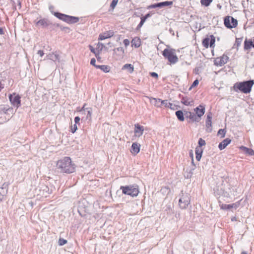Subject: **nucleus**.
Segmentation results:
<instances>
[{
	"mask_svg": "<svg viewBox=\"0 0 254 254\" xmlns=\"http://www.w3.org/2000/svg\"><path fill=\"white\" fill-rule=\"evenodd\" d=\"M150 75L152 77H155V78H157L158 76L157 73L156 72H151Z\"/></svg>",
	"mask_w": 254,
	"mask_h": 254,
	"instance_id": "a18cd8bd",
	"label": "nucleus"
},
{
	"mask_svg": "<svg viewBox=\"0 0 254 254\" xmlns=\"http://www.w3.org/2000/svg\"><path fill=\"white\" fill-rule=\"evenodd\" d=\"M150 16V14L149 13H148L147 14H146L144 17H146V18L147 19V18L149 17Z\"/></svg>",
	"mask_w": 254,
	"mask_h": 254,
	"instance_id": "4d7b16f0",
	"label": "nucleus"
},
{
	"mask_svg": "<svg viewBox=\"0 0 254 254\" xmlns=\"http://www.w3.org/2000/svg\"><path fill=\"white\" fill-rule=\"evenodd\" d=\"M70 129H71V132L72 133H74L77 129V127L76 124H74L73 126H71Z\"/></svg>",
	"mask_w": 254,
	"mask_h": 254,
	"instance_id": "58836bf2",
	"label": "nucleus"
},
{
	"mask_svg": "<svg viewBox=\"0 0 254 254\" xmlns=\"http://www.w3.org/2000/svg\"><path fill=\"white\" fill-rule=\"evenodd\" d=\"M146 17L143 16V17H142L141 18V21H140L144 23L145 22V21H146Z\"/></svg>",
	"mask_w": 254,
	"mask_h": 254,
	"instance_id": "864d4df0",
	"label": "nucleus"
},
{
	"mask_svg": "<svg viewBox=\"0 0 254 254\" xmlns=\"http://www.w3.org/2000/svg\"><path fill=\"white\" fill-rule=\"evenodd\" d=\"M97 68H99L105 73L109 72L111 70V67L108 65H101L97 66Z\"/></svg>",
	"mask_w": 254,
	"mask_h": 254,
	"instance_id": "412c9836",
	"label": "nucleus"
},
{
	"mask_svg": "<svg viewBox=\"0 0 254 254\" xmlns=\"http://www.w3.org/2000/svg\"><path fill=\"white\" fill-rule=\"evenodd\" d=\"M4 88L3 84L0 81V91Z\"/></svg>",
	"mask_w": 254,
	"mask_h": 254,
	"instance_id": "5fc2aeb1",
	"label": "nucleus"
},
{
	"mask_svg": "<svg viewBox=\"0 0 254 254\" xmlns=\"http://www.w3.org/2000/svg\"><path fill=\"white\" fill-rule=\"evenodd\" d=\"M241 148L244 151H245L246 153L250 154V155H254V151L251 149H250V148H248L246 147H244V146H242L241 147Z\"/></svg>",
	"mask_w": 254,
	"mask_h": 254,
	"instance_id": "bb28decb",
	"label": "nucleus"
},
{
	"mask_svg": "<svg viewBox=\"0 0 254 254\" xmlns=\"http://www.w3.org/2000/svg\"><path fill=\"white\" fill-rule=\"evenodd\" d=\"M198 80L197 79L195 80L192 83V85L190 87L189 90H190L192 88H193L198 84Z\"/></svg>",
	"mask_w": 254,
	"mask_h": 254,
	"instance_id": "4c0bfd02",
	"label": "nucleus"
},
{
	"mask_svg": "<svg viewBox=\"0 0 254 254\" xmlns=\"http://www.w3.org/2000/svg\"><path fill=\"white\" fill-rule=\"evenodd\" d=\"M152 100L155 101L156 102L157 101L161 102V105H162L166 107L169 108L171 109L175 110V106L172 103L168 102L167 100H162L160 99L152 98Z\"/></svg>",
	"mask_w": 254,
	"mask_h": 254,
	"instance_id": "f8f14e48",
	"label": "nucleus"
},
{
	"mask_svg": "<svg viewBox=\"0 0 254 254\" xmlns=\"http://www.w3.org/2000/svg\"><path fill=\"white\" fill-rule=\"evenodd\" d=\"M89 49H90V51H91L92 53H93L95 55H96V54H97V53H98V52H97V51H96L94 49V48H93L92 46H91V45H90V46H89Z\"/></svg>",
	"mask_w": 254,
	"mask_h": 254,
	"instance_id": "79ce46f5",
	"label": "nucleus"
},
{
	"mask_svg": "<svg viewBox=\"0 0 254 254\" xmlns=\"http://www.w3.org/2000/svg\"><path fill=\"white\" fill-rule=\"evenodd\" d=\"M124 43L125 44V45L126 46H127V39H125V40H124Z\"/></svg>",
	"mask_w": 254,
	"mask_h": 254,
	"instance_id": "13d9d810",
	"label": "nucleus"
},
{
	"mask_svg": "<svg viewBox=\"0 0 254 254\" xmlns=\"http://www.w3.org/2000/svg\"><path fill=\"white\" fill-rule=\"evenodd\" d=\"M228 59L229 57L227 56L223 55L222 56L215 59L214 64L217 66H222L227 63Z\"/></svg>",
	"mask_w": 254,
	"mask_h": 254,
	"instance_id": "1a4fd4ad",
	"label": "nucleus"
},
{
	"mask_svg": "<svg viewBox=\"0 0 254 254\" xmlns=\"http://www.w3.org/2000/svg\"><path fill=\"white\" fill-rule=\"evenodd\" d=\"M97 47H98V49H100V51H101L102 48L104 47V45L102 43H98V44L97 45Z\"/></svg>",
	"mask_w": 254,
	"mask_h": 254,
	"instance_id": "c03bdc74",
	"label": "nucleus"
},
{
	"mask_svg": "<svg viewBox=\"0 0 254 254\" xmlns=\"http://www.w3.org/2000/svg\"><path fill=\"white\" fill-rule=\"evenodd\" d=\"M143 24V23H142V22L140 21L137 27L140 28L142 26Z\"/></svg>",
	"mask_w": 254,
	"mask_h": 254,
	"instance_id": "6e6d98bb",
	"label": "nucleus"
},
{
	"mask_svg": "<svg viewBox=\"0 0 254 254\" xmlns=\"http://www.w3.org/2000/svg\"><path fill=\"white\" fill-rule=\"evenodd\" d=\"M237 206V204H236L235 203H233L232 204H223L221 205V207L223 209H230L234 207H235L236 208Z\"/></svg>",
	"mask_w": 254,
	"mask_h": 254,
	"instance_id": "393cba45",
	"label": "nucleus"
},
{
	"mask_svg": "<svg viewBox=\"0 0 254 254\" xmlns=\"http://www.w3.org/2000/svg\"><path fill=\"white\" fill-rule=\"evenodd\" d=\"M231 140L228 138L225 139L219 144L218 147L220 150H222L225 148L226 146L230 143Z\"/></svg>",
	"mask_w": 254,
	"mask_h": 254,
	"instance_id": "f3484780",
	"label": "nucleus"
},
{
	"mask_svg": "<svg viewBox=\"0 0 254 254\" xmlns=\"http://www.w3.org/2000/svg\"><path fill=\"white\" fill-rule=\"evenodd\" d=\"M58 169L64 173L71 174L75 171V165L69 157H64L59 160L56 164Z\"/></svg>",
	"mask_w": 254,
	"mask_h": 254,
	"instance_id": "f257e3e1",
	"label": "nucleus"
},
{
	"mask_svg": "<svg viewBox=\"0 0 254 254\" xmlns=\"http://www.w3.org/2000/svg\"><path fill=\"white\" fill-rule=\"evenodd\" d=\"M230 20L231 16H226L224 18V24L226 27L229 28H232L233 26H231Z\"/></svg>",
	"mask_w": 254,
	"mask_h": 254,
	"instance_id": "5701e85b",
	"label": "nucleus"
},
{
	"mask_svg": "<svg viewBox=\"0 0 254 254\" xmlns=\"http://www.w3.org/2000/svg\"><path fill=\"white\" fill-rule=\"evenodd\" d=\"M55 15L59 19L69 24L75 23L79 21V18L77 17L69 16L59 12L55 13Z\"/></svg>",
	"mask_w": 254,
	"mask_h": 254,
	"instance_id": "20e7f679",
	"label": "nucleus"
},
{
	"mask_svg": "<svg viewBox=\"0 0 254 254\" xmlns=\"http://www.w3.org/2000/svg\"><path fill=\"white\" fill-rule=\"evenodd\" d=\"M118 2V0H112V3H111L110 6L113 9L115 7Z\"/></svg>",
	"mask_w": 254,
	"mask_h": 254,
	"instance_id": "e433bc0d",
	"label": "nucleus"
},
{
	"mask_svg": "<svg viewBox=\"0 0 254 254\" xmlns=\"http://www.w3.org/2000/svg\"><path fill=\"white\" fill-rule=\"evenodd\" d=\"M139 192V188L137 185L128 186V195L132 197L136 196Z\"/></svg>",
	"mask_w": 254,
	"mask_h": 254,
	"instance_id": "6e6552de",
	"label": "nucleus"
},
{
	"mask_svg": "<svg viewBox=\"0 0 254 254\" xmlns=\"http://www.w3.org/2000/svg\"><path fill=\"white\" fill-rule=\"evenodd\" d=\"M242 39L241 38H236L235 44L237 46V49L238 47L241 45Z\"/></svg>",
	"mask_w": 254,
	"mask_h": 254,
	"instance_id": "c9c22d12",
	"label": "nucleus"
},
{
	"mask_svg": "<svg viewBox=\"0 0 254 254\" xmlns=\"http://www.w3.org/2000/svg\"><path fill=\"white\" fill-rule=\"evenodd\" d=\"M241 254H248L247 253H246V252H243Z\"/></svg>",
	"mask_w": 254,
	"mask_h": 254,
	"instance_id": "e2e57ef3",
	"label": "nucleus"
},
{
	"mask_svg": "<svg viewBox=\"0 0 254 254\" xmlns=\"http://www.w3.org/2000/svg\"><path fill=\"white\" fill-rule=\"evenodd\" d=\"M155 101L154 104H155V106H157V107H161V106L162 105H161V102L157 101L156 102L155 101Z\"/></svg>",
	"mask_w": 254,
	"mask_h": 254,
	"instance_id": "de8ad7c7",
	"label": "nucleus"
},
{
	"mask_svg": "<svg viewBox=\"0 0 254 254\" xmlns=\"http://www.w3.org/2000/svg\"><path fill=\"white\" fill-rule=\"evenodd\" d=\"M211 120H212V115L211 113L208 114L207 116V119L206 121V130L208 132H210L212 130L211 128Z\"/></svg>",
	"mask_w": 254,
	"mask_h": 254,
	"instance_id": "4468645a",
	"label": "nucleus"
},
{
	"mask_svg": "<svg viewBox=\"0 0 254 254\" xmlns=\"http://www.w3.org/2000/svg\"><path fill=\"white\" fill-rule=\"evenodd\" d=\"M36 25H40V26H41L42 27H47V26H48L49 24H48L47 20H46L45 19H42L39 20L36 23Z\"/></svg>",
	"mask_w": 254,
	"mask_h": 254,
	"instance_id": "b1692460",
	"label": "nucleus"
},
{
	"mask_svg": "<svg viewBox=\"0 0 254 254\" xmlns=\"http://www.w3.org/2000/svg\"><path fill=\"white\" fill-rule=\"evenodd\" d=\"M140 149V144L137 142H134L131 145L130 151L133 155L135 156L139 152Z\"/></svg>",
	"mask_w": 254,
	"mask_h": 254,
	"instance_id": "ddd939ff",
	"label": "nucleus"
},
{
	"mask_svg": "<svg viewBox=\"0 0 254 254\" xmlns=\"http://www.w3.org/2000/svg\"><path fill=\"white\" fill-rule=\"evenodd\" d=\"M172 4H173L172 1H163V2H161L159 3L151 4L148 6V8L149 9L155 8L156 7L162 8L163 7L170 6V5H172Z\"/></svg>",
	"mask_w": 254,
	"mask_h": 254,
	"instance_id": "9b49d317",
	"label": "nucleus"
},
{
	"mask_svg": "<svg viewBox=\"0 0 254 254\" xmlns=\"http://www.w3.org/2000/svg\"><path fill=\"white\" fill-rule=\"evenodd\" d=\"M176 115L178 119L180 121H184V116L183 112L181 110L177 111L176 112Z\"/></svg>",
	"mask_w": 254,
	"mask_h": 254,
	"instance_id": "a878e982",
	"label": "nucleus"
},
{
	"mask_svg": "<svg viewBox=\"0 0 254 254\" xmlns=\"http://www.w3.org/2000/svg\"><path fill=\"white\" fill-rule=\"evenodd\" d=\"M133 71V66L131 64H128V72L132 73Z\"/></svg>",
	"mask_w": 254,
	"mask_h": 254,
	"instance_id": "a19ab883",
	"label": "nucleus"
},
{
	"mask_svg": "<svg viewBox=\"0 0 254 254\" xmlns=\"http://www.w3.org/2000/svg\"><path fill=\"white\" fill-rule=\"evenodd\" d=\"M254 84V82L253 80L237 83L234 85V88L236 91H237V90H239L244 93H248L251 92Z\"/></svg>",
	"mask_w": 254,
	"mask_h": 254,
	"instance_id": "f03ea898",
	"label": "nucleus"
},
{
	"mask_svg": "<svg viewBox=\"0 0 254 254\" xmlns=\"http://www.w3.org/2000/svg\"><path fill=\"white\" fill-rule=\"evenodd\" d=\"M85 106V104H84V106L83 107L82 110H84Z\"/></svg>",
	"mask_w": 254,
	"mask_h": 254,
	"instance_id": "0e129e2a",
	"label": "nucleus"
},
{
	"mask_svg": "<svg viewBox=\"0 0 254 254\" xmlns=\"http://www.w3.org/2000/svg\"><path fill=\"white\" fill-rule=\"evenodd\" d=\"M163 56L167 58L171 64H175L178 61L175 50L173 49H165L163 51Z\"/></svg>",
	"mask_w": 254,
	"mask_h": 254,
	"instance_id": "7ed1b4c3",
	"label": "nucleus"
},
{
	"mask_svg": "<svg viewBox=\"0 0 254 254\" xmlns=\"http://www.w3.org/2000/svg\"><path fill=\"white\" fill-rule=\"evenodd\" d=\"M20 98V96L15 93H13L9 95V99L11 104L13 106H16L17 108L19 107L21 105Z\"/></svg>",
	"mask_w": 254,
	"mask_h": 254,
	"instance_id": "0eeeda50",
	"label": "nucleus"
},
{
	"mask_svg": "<svg viewBox=\"0 0 254 254\" xmlns=\"http://www.w3.org/2000/svg\"><path fill=\"white\" fill-rule=\"evenodd\" d=\"M212 1V0H201L200 2L202 5L207 6L210 4Z\"/></svg>",
	"mask_w": 254,
	"mask_h": 254,
	"instance_id": "2f4dec72",
	"label": "nucleus"
},
{
	"mask_svg": "<svg viewBox=\"0 0 254 254\" xmlns=\"http://www.w3.org/2000/svg\"><path fill=\"white\" fill-rule=\"evenodd\" d=\"M144 127L138 124L134 125V135L131 138L132 140H135L137 138L140 137L143 133Z\"/></svg>",
	"mask_w": 254,
	"mask_h": 254,
	"instance_id": "423d86ee",
	"label": "nucleus"
},
{
	"mask_svg": "<svg viewBox=\"0 0 254 254\" xmlns=\"http://www.w3.org/2000/svg\"><path fill=\"white\" fill-rule=\"evenodd\" d=\"M190 197L188 193H182V195L179 200L180 207L182 209H186L190 203Z\"/></svg>",
	"mask_w": 254,
	"mask_h": 254,
	"instance_id": "39448f33",
	"label": "nucleus"
},
{
	"mask_svg": "<svg viewBox=\"0 0 254 254\" xmlns=\"http://www.w3.org/2000/svg\"><path fill=\"white\" fill-rule=\"evenodd\" d=\"M90 64L93 66H94L96 68H97V66H99V65L96 64V60L95 58H92L90 61Z\"/></svg>",
	"mask_w": 254,
	"mask_h": 254,
	"instance_id": "ea45409f",
	"label": "nucleus"
},
{
	"mask_svg": "<svg viewBox=\"0 0 254 254\" xmlns=\"http://www.w3.org/2000/svg\"><path fill=\"white\" fill-rule=\"evenodd\" d=\"M181 103L186 106H192L193 104V100L190 98L184 97L182 99Z\"/></svg>",
	"mask_w": 254,
	"mask_h": 254,
	"instance_id": "dca6fc26",
	"label": "nucleus"
},
{
	"mask_svg": "<svg viewBox=\"0 0 254 254\" xmlns=\"http://www.w3.org/2000/svg\"><path fill=\"white\" fill-rule=\"evenodd\" d=\"M210 47H214V45L215 42V38L214 36L212 35L210 37Z\"/></svg>",
	"mask_w": 254,
	"mask_h": 254,
	"instance_id": "7c9ffc66",
	"label": "nucleus"
},
{
	"mask_svg": "<svg viewBox=\"0 0 254 254\" xmlns=\"http://www.w3.org/2000/svg\"><path fill=\"white\" fill-rule=\"evenodd\" d=\"M230 22L233 27H235L238 24L237 20L233 17H231Z\"/></svg>",
	"mask_w": 254,
	"mask_h": 254,
	"instance_id": "473e14b6",
	"label": "nucleus"
},
{
	"mask_svg": "<svg viewBox=\"0 0 254 254\" xmlns=\"http://www.w3.org/2000/svg\"><path fill=\"white\" fill-rule=\"evenodd\" d=\"M127 44H128V45H129V41L128 40Z\"/></svg>",
	"mask_w": 254,
	"mask_h": 254,
	"instance_id": "338daca9",
	"label": "nucleus"
},
{
	"mask_svg": "<svg viewBox=\"0 0 254 254\" xmlns=\"http://www.w3.org/2000/svg\"><path fill=\"white\" fill-rule=\"evenodd\" d=\"M121 189H122L123 192L124 193H127V187H122Z\"/></svg>",
	"mask_w": 254,
	"mask_h": 254,
	"instance_id": "37998d69",
	"label": "nucleus"
},
{
	"mask_svg": "<svg viewBox=\"0 0 254 254\" xmlns=\"http://www.w3.org/2000/svg\"><path fill=\"white\" fill-rule=\"evenodd\" d=\"M48 56H49L50 59L53 61H56L59 59V55L55 53L50 54Z\"/></svg>",
	"mask_w": 254,
	"mask_h": 254,
	"instance_id": "c85d7f7f",
	"label": "nucleus"
},
{
	"mask_svg": "<svg viewBox=\"0 0 254 254\" xmlns=\"http://www.w3.org/2000/svg\"><path fill=\"white\" fill-rule=\"evenodd\" d=\"M252 47H253V42L252 40H246L244 42V49L249 51Z\"/></svg>",
	"mask_w": 254,
	"mask_h": 254,
	"instance_id": "aec40b11",
	"label": "nucleus"
},
{
	"mask_svg": "<svg viewBox=\"0 0 254 254\" xmlns=\"http://www.w3.org/2000/svg\"><path fill=\"white\" fill-rule=\"evenodd\" d=\"M113 35L112 32H107L103 34H100L99 37V40H103L111 37Z\"/></svg>",
	"mask_w": 254,
	"mask_h": 254,
	"instance_id": "a211bd4d",
	"label": "nucleus"
},
{
	"mask_svg": "<svg viewBox=\"0 0 254 254\" xmlns=\"http://www.w3.org/2000/svg\"><path fill=\"white\" fill-rule=\"evenodd\" d=\"M4 34V32L3 30V28L2 27H0V34L3 35Z\"/></svg>",
	"mask_w": 254,
	"mask_h": 254,
	"instance_id": "603ef678",
	"label": "nucleus"
},
{
	"mask_svg": "<svg viewBox=\"0 0 254 254\" xmlns=\"http://www.w3.org/2000/svg\"><path fill=\"white\" fill-rule=\"evenodd\" d=\"M38 54L40 56V57H42L44 53V52L42 50H39L38 51Z\"/></svg>",
	"mask_w": 254,
	"mask_h": 254,
	"instance_id": "09e8293b",
	"label": "nucleus"
},
{
	"mask_svg": "<svg viewBox=\"0 0 254 254\" xmlns=\"http://www.w3.org/2000/svg\"><path fill=\"white\" fill-rule=\"evenodd\" d=\"M80 118L79 117H76L74 118V122L75 123V124H78L80 121Z\"/></svg>",
	"mask_w": 254,
	"mask_h": 254,
	"instance_id": "49530a36",
	"label": "nucleus"
},
{
	"mask_svg": "<svg viewBox=\"0 0 254 254\" xmlns=\"http://www.w3.org/2000/svg\"><path fill=\"white\" fill-rule=\"evenodd\" d=\"M67 243V241L66 240H64L63 238H60L59 240V245L60 246H63L65 244H66Z\"/></svg>",
	"mask_w": 254,
	"mask_h": 254,
	"instance_id": "72a5a7b5",
	"label": "nucleus"
},
{
	"mask_svg": "<svg viewBox=\"0 0 254 254\" xmlns=\"http://www.w3.org/2000/svg\"><path fill=\"white\" fill-rule=\"evenodd\" d=\"M209 41V38H206L203 40L202 44L204 47L207 48L208 47L209 45L210 46Z\"/></svg>",
	"mask_w": 254,
	"mask_h": 254,
	"instance_id": "c756f323",
	"label": "nucleus"
},
{
	"mask_svg": "<svg viewBox=\"0 0 254 254\" xmlns=\"http://www.w3.org/2000/svg\"><path fill=\"white\" fill-rule=\"evenodd\" d=\"M126 68H127V64H125V65L123 66V67L122 69H126Z\"/></svg>",
	"mask_w": 254,
	"mask_h": 254,
	"instance_id": "bf43d9fd",
	"label": "nucleus"
},
{
	"mask_svg": "<svg viewBox=\"0 0 254 254\" xmlns=\"http://www.w3.org/2000/svg\"><path fill=\"white\" fill-rule=\"evenodd\" d=\"M231 220H232V221H236V217H233L231 219Z\"/></svg>",
	"mask_w": 254,
	"mask_h": 254,
	"instance_id": "052dcab7",
	"label": "nucleus"
},
{
	"mask_svg": "<svg viewBox=\"0 0 254 254\" xmlns=\"http://www.w3.org/2000/svg\"><path fill=\"white\" fill-rule=\"evenodd\" d=\"M3 199V195H1V197H0V201H1Z\"/></svg>",
	"mask_w": 254,
	"mask_h": 254,
	"instance_id": "680f3d73",
	"label": "nucleus"
},
{
	"mask_svg": "<svg viewBox=\"0 0 254 254\" xmlns=\"http://www.w3.org/2000/svg\"><path fill=\"white\" fill-rule=\"evenodd\" d=\"M195 155H196V159L197 161H199L201 158L202 154L203 152V150L200 147H196L195 148Z\"/></svg>",
	"mask_w": 254,
	"mask_h": 254,
	"instance_id": "6ab92c4d",
	"label": "nucleus"
},
{
	"mask_svg": "<svg viewBox=\"0 0 254 254\" xmlns=\"http://www.w3.org/2000/svg\"><path fill=\"white\" fill-rule=\"evenodd\" d=\"M206 144L205 141L202 138H200L198 140V147H200L201 148V146H204Z\"/></svg>",
	"mask_w": 254,
	"mask_h": 254,
	"instance_id": "f704fd0d",
	"label": "nucleus"
},
{
	"mask_svg": "<svg viewBox=\"0 0 254 254\" xmlns=\"http://www.w3.org/2000/svg\"><path fill=\"white\" fill-rule=\"evenodd\" d=\"M99 55H100V52L98 51V53L96 54V55H95L98 61H100L101 60V57L99 56Z\"/></svg>",
	"mask_w": 254,
	"mask_h": 254,
	"instance_id": "8fccbe9b",
	"label": "nucleus"
},
{
	"mask_svg": "<svg viewBox=\"0 0 254 254\" xmlns=\"http://www.w3.org/2000/svg\"><path fill=\"white\" fill-rule=\"evenodd\" d=\"M91 108H89V110L88 111V116L91 118Z\"/></svg>",
	"mask_w": 254,
	"mask_h": 254,
	"instance_id": "3c124183",
	"label": "nucleus"
},
{
	"mask_svg": "<svg viewBox=\"0 0 254 254\" xmlns=\"http://www.w3.org/2000/svg\"><path fill=\"white\" fill-rule=\"evenodd\" d=\"M131 46H134L135 48H138L140 45V40L139 38L135 37L131 41Z\"/></svg>",
	"mask_w": 254,
	"mask_h": 254,
	"instance_id": "4be33fe9",
	"label": "nucleus"
},
{
	"mask_svg": "<svg viewBox=\"0 0 254 254\" xmlns=\"http://www.w3.org/2000/svg\"><path fill=\"white\" fill-rule=\"evenodd\" d=\"M226 130L225 129H220L217 132V135L220 136L221 138H223L226 134Z\"/></svg>",
	"mask_w": 254,
	"mask_h": 254,
	"instance_id": "cd10ccee",
	"label": "nucleus"
},
{
	"mask_svg": "<svg viewBox=\"0 0 254 254\" xmlns=\"http://www.w3.org/2000/svg\"><path fill=\"white\" fill-rule=\"evenodd\" d=\"M186 118H189L192 122H198L196 115L191 112H186L185 114Z\"/></svg>",
	"mask_w": 254,
	"mask_h": 254,
	"instance_id": "2eb2a0df",
	"label": "nucleus"
},
{
	"mask_svg": "<svg viewBox=\"0 0 254 254\" xmlns=\"http://www.w3.org/2000/svg\"><path fill=\"white\" fill-rule=\"evenodd\" d=\"M205 111V107L201 105H200L198 107L194 109L196 117L198 122L200 121L201 117L204 114Z\"/></svg>",
	"mask_w": 254,
	"mask_h": 254,
	"instance_id": "9d476101",
	"label": "nucleus"
},
{
	"mask_svg": "<svg viewBox=\"0 0 254 254\" xmlns=\"http://www.w3.org/2000/svg\"><path fill=\"white\" fill-rule=\"evenodd\" d=\"M192 163H193V158H192Z\"/></svg>",
	"mask_w": 254,
	"mask_h": 254,
	"instance_id": "69168bd1",
	"label": "nucleus"
}]
</instances>
